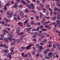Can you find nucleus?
<instances>
[{"mask_svg": "<svg viewBox=\"0 0 60 60\" xmlns=\"http://www.w3.org/2000/svg\"><path fill=\"white\" fill-rule=\"evenodd\" d=\"M20 12H21L20 13L21 16L22 18H24L25 16L24 13H23L22 12H21V11H20Z\"/></svg>", "mask_w": 60, "mask_h": 60, "instance_id": "nucleus-1", "label": "nucleus"}, {"mask_svg": "<svg viewBox=\"0 0 60 60\" xmlns=\"http://www.w3.org/2000/svg\"><path fill=\"white\" fill-rule=\"evenodd\" d=\"M29 6H31L33 10H34L35 9V8L34 6V4L33 3H31V4L29 5Z\"/></svg>", "mask_w": 60, "mask_h": 60, "instance_id": "nucleus-2", "label": "nucleus"}, {"mask_svg": "<svg viewBox=\"0 0 60 60\" xmlns=\"http://www.w3.org/2000/svg\"><path fill=\"white\" fill-rule=\"evenodd\" d=\"M52 54L53 55V53H49L48 54V56L50 58H51L52 57Z\"/></svg>", "mask_w": 60, "mask_h": 60, "instance_id": "nucleus-3", "label": "nucleus"}, {"mask_svg": "<svg viewBox=\"0 0 60 60\" xmlns=\"http://www.w3.org/2000/svg\"><path fill=\"white\" fill-rule=\"evenodd\" d=\"M8 36L9 37H11V36H13V37H14V34L12 35H11V33H8Z\"/></svg>", "mask_w": 60, "mask_h": 60, "instance_id": "nucleus-4", "label": "nucleus"}, {"mask_svg": "<svg viewBox=\"0 0 60 60\" xmlns=\"http://www.w3.org/2000/svg\"><path fill=\"white\" fill-rule=\"evenodd\" d=\"M11 36V37H10L9 38H7V39L6 40V41H9L10 40V39H12V37H13V36Z\"/></svg>", "mask_w": 60, "mask_h": 60, "instance_id": "nucleus-5", "label": "nucleus"}, {"mask_svg": "<svg viewBox=\"0 0 60 60\" xmlns=\"http://www.w3.org/2000/svg\"><path fill=\"white\" fill-rule=\"evenodd\" d=\"M7 56L9 57L10 58H11V56L10 54L9 53L7 55Z\"/></svg>", "mask_w": 60, "mask_h": 60, "instance_id": "nucleus-6", "label": "nucleus"}, {"mask_svg": "<svg viewBox=\"0 0 60 60\" xmlns=\"http://www.w3.org/2000/svg\"><path fill=\"white\" fill-rule=\"evenodd\" d=\"M56 22L57 24L58 25H60V21L59 20H57L56 21Z\"/></svg>", "mask_w": 60, "mask_h": 60, "instance_id": "nucleus-7", "label": "nucleus"}, {"mask_svg": "<svg viewBox=\"0 0 60 60\" xmlns=\"http://www.w3.org/2000/svg\"><path fill=\"white\" fill-rule=\"evenodd\" d=\"M21 3H22V4H26V2L25 1H24L23 0H22L21 1Z\"/></svg>", "mask_w": 60, "mask_h": 60, "instance_id": "nucleus-8", "label": "nucleus"}, {"mask_svg": "<svg viewBox=\"0 0 60 60\" xmlns=\"http://www.w3.org/2000/svg\"><path fill=\"white\" fill-rule=\"evenodd\" d=\"M26 49H30V47L28 45L26 47Z\"/></svg>", "mask_w": 60, "mask_h": 60, "instance_id": "nucleus-9", "label": "nucleus"}, {"mask_svg": "<svg viewBox=\"0 0 60 60\" xmlns=\"http://www.w3.org/2000/svg\"><path fill=\"white\" fill-rule=\"evenodd\" d=\"M49 49H46V51L45 50L44 51V53H47L48 52H49Z\"/></svg>", "mask_w": 60, "mask_h": 60, "instance_id": "nucleus-10", "label": "nucleus"}, {"mask_svg": "<svg viewBox=\"0 0 60 60\" xmlns=\"http://www.w3.org/2000/svg\"><path fill=\"white\" fill-rule=\"evenodd\" d=\"M3 51H4V53H8L9 52V50H3Z\"/></svg>", "mask_w": 60, "mask_h": 60, "instance_id": "nucleus-11", "label": "nucleus"}, {"mask_svg": "<svg viewBox=\"0 0 60 60\" xmlns=\"http://www.w3.org/2000/svg\"><path fill=\"white\" fill-rule=\"evenodd\" d=\"M40 18H42L43 15H42V13H40Z\"/></svg>", "mask_w": 60, "mask_h": 60, "instance_id": "nucleus-12", "label": "nucleus"}, {"mask_svg": "<svg viewBox=\"0 0 60 60\" xmlns=\"http://www.w3.org/2000/svg\"><path fill=\"white\" fill-rule=\"evenodd\" d=\"M22 40V39H21L19 40L17 42V43H19L20 42H21V41Z\"/></svg>", "mask_w": 60, "mask_h": 60, "instance_id": "nucleus-13", "label": "nucleus"}, {"mask_svg": "<svg viewBox=\"0 0 60 60\" xmlns=\"http://www.w3.org/2000/svg\"><path fill=\"white\" fill-rule=\"evenodd\" d=\"M46 7L47 9H48L49 8H50V6H49V4L47 5L46 6Z\"/></svg>", "mask_w": 60, "mask_h": 60, "instance_id": "nucleus-14", "label": "nucleus"}, {"mask_svg": "<svg viewBox=\"0 0 60 60\" xmlns=\"http://www.w3.org/2000/svg\"><path fill=\"white\" fill-rule=\"evenodd\" d=\"M57 16H58L57 17V19L58 20H59V19H60V16L59 15H57Z\"/></svg>", "mask_w": 60, "mask_h": 60, "instance_id": "nucleus-15", "label": "nucleus"}, {"mask_svg": "<svg viewBox=\"0 0 60 60\" xmlns=\"http://www.w3.org/2000/svg\"><path fill=\"white\" fill-rule=\"evenodd\" d=\"M13 14V12H11V15L9 16V17L10 18H11L12 17V15Z\"/></svg>", "mask_w": 60, "mask_h": 60, "instance_id": "nucleus-16", "label": "nucleus"}, {"mask_svg": "<svg viewBox=\"0 0 60 60\" xmlns=\"http://www.w3.org/2000/svg\"><path fill=\"white\" fill-rule=\"evenodd\" d=\"M18 24L20 26H21L22 25L23 23L20 22H18Z\"/></svg>", "mask_w": 60, "mask_h": 60, "instance_id": "nucleus-17", "label": "nucleus"}, {"mask_svg": "<svg viewBox=\"0 0 60 60\" xmlns=\"http://www.w3.org/2000/svg\"><path fill=\"white\" fill-rule=\"evenodd\" d=\"M25 11L26 13H28L29 12V11H28V9H26L25 10Z\"/></svg>", "mask_w": 60, "mask_h": 60, "instance_id": "nucleus-18", "label": "nucleus"}, {"mask_svg": "<svg viewBox=\"0 0 60 60\" xmlns=\"http://www.w3.org/2000/svg\"><path fill=\"white\" fill-rule=\"evenodd\" d=\"M47 41L45 39L42 42V43H46Z\"/></svg>", "mask_w": 60, "mask_h": 60, "instance_id": "nucleus-19", "label": "nucleus"}, {"mask_svg": "<svg viewBox=\"0 0 60 60\" xmlns=\"http://www.w3.org/2000/svg\"><path fill=\"white\" fill-rule=\"evenodd\" d=\"M51 46V45L50 44H49L47 45V47L48 48H49V47H50Z\"/></svg>", "mask_w": 60, "mask_h": 60, "instance_id": "nucleus-20", "label": "nucleus"}, {"mask_svg": "<svg viewBox=\"0 0 60 60\" xmlns=\"http://www.w3.org/2000/svg\"><path fill=\"white\" fill-rule=\"evenodd\" d=\"M20 30L19 29H18L17 30L16 32L17 33H20Z\"/></svg>", "mask_w": 60, "mask_h": 60, "instance_id": "nucleus-21", "label": "nucleus"}, {"mask_svg": "<svg viewBox=\"0 0 60 60\" xmlns=\"http://www.w3.org/2000/svg\"><path fill=\"white\" fill-rule=\"evenodd\" d=\"M25 36V35H21L20 36V38H23Z\"/></svg>", "mask_w": 60, "mask_h": 60, "instance_id": "nucleus-22", "label": "nucleus"}, {"mask_svg": "<svg viewBox=\"0 0 60 60\" xmlns=\"http://www.w3.org/2000/svg\"><path fill=\"white\" fill-rule=\"evenodd\" d=\"M39 28H40V27H38L37 28L36 30L37 31H38L39 30Z\"/></svg>", "mask_w": 60, "mask_h": 60, "instance_id": "nucleus-23", "label": "nucleus"}, {"mask_svg": "<svg viewBox=\"0 0 60 60\" xmlns=\"http://www.w3.org/2000/svg\"><path fill=\"white\" fill-rule=\"evenodd\" d=\"M41 30L43 31H46V30H44L43 28H42L41 29Z\"/></svg>", "mask_w": 60, "mask_h": 60, "instance_id": "nucleus-24", "label": "nucleus"}, {"mask_svg": "<svg viewBox=\"0 0 60 60\" xmlns=\"http://www.w3.org/2000/svg\"><path fill=\"white\" fill-rule=\"evenodd\" d=\"M28 56H31V54L30 53H27Z\"/></svg>", "mask_w": 60, "mask_h": 60, "instance_id": "nucleus-25", "label": "nucleus"}, {"mask_svg": "<svg viewBox=\"0 0 60 60\" xmlns=\"http://www.w3.org/2000/svg\"><path fill=\"white\" fill-rule=\"evenodd\" d=\"M34 21H33L31 23V25H34Z\"/></svg>", "mask_w": 60, "mask_h": 60, "instance_id": "nucleus-26", "label": "nucleus"}, {"mask_svg": "<svg viewBox=\"0 0 60 60\" xmlns=\"http://www.w3.org/2000/svg\"><path fill=\"white\" fill-rule=\"evenodd\" d=\"M33 44H29L28 45H29L30 47H32V46H33Z\"/></svg>", "mask_w": 60, "mask_h": 60, "instance_id": "nucleus-27", "label": "nucleus"}, {"mask_svg": "<svg viewBox=\"0 0 60 60\" xmlns=\"http://www.w3.org/2000/svg\"><path fill=\"white\" fill-rule=\"evenodd\" d=\"M40 55V53H37V54L36 55V56L37 57H38Z\"/></svg>", "mask_w": 60, "mask_h": 60, "instance_id": "nucleus-28", "label": "nucleus"}, {"mask_svg": "<svg viewBox=\"0 0 60 60\" xmlns=\"http://www.w3.org/2000/svg\"><path fill=\"white\" fill-rule=\"evenodd\" d=\"M18 16V13H15V14H14V16L15 17H17Z\"/></svg>", "mask_w": 60, "mask_h": 60, "instance_id": "nucleus-29", "label": "nucleus"}, {"mask_svg": "<svg viewBox=\"0 0 60 60\" xmlns=\"http://www.w3.org/2000/svg\"><path fill=\"white\" fill-rule=\"evenodd\" d=\"M50 58V57H47V56H45V59H46V58H47V59H49Z\"/></svg>", "mask_w": 60, "mask_h": 60, "instance_id": "nucleus-30", "label": "nucleus"}, {"mask_svg": "<svg viewBox=\"0 0 60 60\" xmlns=\"http://www.w3.org/2000/svg\"><path fill=\"white\" fill-rule=\"evenodd\" d=\"M27 56H28V55L26 54L24 56V57H27Z\"/></svg>", "mask_w": 60, "mask_h": 60, "instance_id": "nucleus-31", "label": "nucleus"}, {"mask_svg": "<svg viewBox=\"0 0 60 60\" xmlns=\"http://www.w3.org/2000/svg\"><path fill=\"white\" fill-rule=\"evenodd\" d=\"M53 48H55L56 47V45L55 44L53 45Z\"/></svg>", "mask_w": 60, "mask_h": 60, "instance_id": "nucleus-32", "label": "nucleus"}, {"mask_svg": "<svg viewBox=\"0 0 60 60\" xmlns=\"http://www.w3.org/2000/svg\"><path fill=\"white\" fill-rule=\"evenodd\" d=\"M36 37V36L35 35H33V38H35Z\"/></svg>", "mask_w": 60, "mask_h": 60, "instance_id": "nucleus-33", "label": "nucleus"}, {"mask_svg": "<svg viewBox=\"0 0 60 60\" xmlns=\"http://www.w3.org/2000/svg\"><path fill=\"white\" fill-rule=\"evenodd\" d=\"M36 29H33L32 31V32H33V31H36Z\"/></svg>", "mask_w": 60, "mask_h": 60, "instance_id": "nucleus-34", "label": "nucleus"}, {"mask_svg": "<svg viewBox=\"0 0 60 60\" xmlns=\"http://www.w3.org/2000/svg\"><path fill=\"white\" fill-rule=\"evenodd\" d=\"M13 38L10 39H9V41H13Z\"/></svg>", "mask_w": 60, "mask_h": 60, "instance_id": "nucleus-35", "label": "nucleus"}, {"mask_svg": "<svg viewBox=\"0 0 60 60\" xmlns=\"http://www.w3.org/2000/svg\"><path fill=\"white\" fill-rule=\"evenodd\" d=\"M26 21H25V23H27V22H28V20L27 19H26Z\"/></svg>", "mask_w": 60, "mask_h": 60, "instance_id": "nucleus-36", "label": "nucleus"}, {"mask_svg": "<svg viewBox=\"0 0 60 60\" xmlns=\"http://www.w3.org/2000/svg\"><path fill=\"white\" fill-rule=\"evenodd\" d=\"M38 51L39 52H41V50L39 49L38 50Z\"/></svg>", "mask_w": 60, "mask_h": 60, "instance_id": "nucleus-37", "label": "nucleus"}, {"mask_svg": "<svg viewBox=\"0 0 60 60\" xmlns=\"http://www.w3.org/2000/svg\"><path fill=\"white\" fill-rule=\"evenodd\" d=\"M4 44H1L0 45V46H1V47H4Z\"/></svg>", "mask_w": 60, "mask_h": 60, "instance_id": "nucleus-38", "label": "nucleus"}, {"mask_svg": "<svg viewBox=\"0 0 60 60\" xmlns=\"http://www.w3.org/2000/svg\"><path fill=\"white\" fill-rule=\"evenodd\" d=\"M51 52H53V51H54V49H53L52 48L51 49Z\"/></svg>", "mask_w": 60, "mask_h": 60, "instance_id": "nucleus-39", "label": "nucleus"}, {"mask_svg": "<svg viewBox=\"0 0 60 60\" xmlns=\"http://www.w3.org/2000/svg\"><path fill=\"white\" fill-rule=\"evenodd\" d=\"M45 17L46 19H50V18H49V17H48L47 16H45Z\"/></svg>", "mask_w": 60, "mask_h": 60, "instance_id": "nucleus-40", "label": "nucleus"}, {"mask_svg": "<svg viewBox=\"0 0 60 60\" xmlns=\"http://www.w3.org/2000/svg\"><path fill=\"white\" fill-rule=\"evenodd\" d=\"M37 25H38V26H40V25H41V23L39 22H38V23H37Z\"/></svg>", "mask_w": 60, "mask_h": 60, "instance_id": "nucleus-41", "label": "nucleus"}, {"mask_svg": "<svg viewBox=\"0 0 60 60\" xmlns=\"http://www.w3.org/2000/svg\"><path fill=\"white\" fill-rule=\"evenodd\" d=\"M19 6L20 8H22L23 7V5H20Z\"/></svg>", "mask_w": 60, "mask_h": 60, "instance_id": "nucleus-42", "label": "nucleus"}, {"mask_svg": "<svg viewBox=\"0 0 60 60\" xmlns=\"http://www.w3.org/2000/svg\"><path fill=\"white\" fill-rule=\"evenodd\" d=\"M21 49H26V48H25V47H21Z\"/></svg>", "mask_w": 60, "mask_h": 60, "instance_id": "nucleus-43", "label": "nucleus"}, {"mask_svg": "<svg viewBox=\"0 0 60 60\" xmlns=\"http://www.w3.org/2000/svg\"><path fill=\"white\" fill-rule=\"evenodd\" d=\"M44 37V35H42L41 37V38L42 39V38H43Z\"/></svg>", "mask_w": 60, "mask_h": 60, "instance_id": "nucleus-44", "label": "nucleus"}, {"mask_svg": "<svg viewBox=\"0 0 60 60\" xmlns=\"http://www.w3.org/2000/svg\"><path fill=\"white\" fill-rule=\"evenodd\" d=\"M21 1V0H18L17 1V3H19L20 2V1Z\"/></svg>", "mask_w": 60, "mask_h": 60, "instance_id": "nucleus-45", "label": "nucleus"}, {"mask_svg": "<svg viewBox=\"0 0 60 60\" xmlns=\"http://www.w3.org/2000/svg\"><path fill=\"white\" fill-rule=\"evenodd\" d=\"M7 31V29H5L4 30H3V32H5L6 31Z\"/></svg>", "mask_w": 60, "mask_h": 60, "instance_id": "nucleus-46", "label": "nucleus"}, {"mask_svg": "<svg viewBox=\"0 0 60 60\" xmlns=\"http://www.w3.org/2000/svg\"><path fill=\"white\" fill-rule=\"evenodd\" d=\"M54 10L55 11H57V8H55Z\"/></svg>", "mask_w": 60, "mask_h": 60, "instance_id": "nucleus-47", "label": "nucleus"}, {"mask_svg": "<svg viewBox=\"0 0 60 60\" xmlns=\"http://www.w3.org/2000/svg\"><path fill=\"white\" fill-rule=\"evenodd\" d=\"M56 17H54L53 18V20H55V19H56Z\"/></svg>", "mask_w": 60, "mask_h": 60, "instance_id": "nucleus-48", "label": "nucleus"}, {"mask_svg": "<svg viewBox=\"0 0 60 60\" xmlns=\"http://www.w3.org/2000/svg\"><path fill=\"white\" fill-rule=\"evenodd\" d=\"M47 22H45L44 23V25H47Z\"/></svg>", "mask_w": 60, "mask_h": 60, "instance_id": "nucleus-49", "label": "nucleus"}, {"mask_svg": "<svg viewBox=\"0 0 60 60\" xmlns=\"http://www.w3.org/2000/svg\"><path fill=\"white\" fill-rule=\"evenodd\" d=\"M31 29H32L31 27L29 28H28V30H29H29H30Z\"/></svg>", "mask_w": 60, "mask_h": 60, "instance_id": "nucleus-50", "label": "nucleus"}, {"mask_svg": "<svg viewBox=\"0 0 60 60\" xmlns=\"http://www.w3.org/2000/svg\"><path fill=\"white\" fill-rule=\"evenodd\" d=\"M13 7H14V8H17L18 7H17V6L16 5H14L13 6Z\"/></svg>", "mask_w": 60, "mask_h": 60, "instance_id": "nucleus-51", "label": "nucleus"}, {"mask_svg": "<svg viewBox=\"0 0 60 60\" xmlns=\"http://www.w3.org/2000/svg\"><path fill=\"white\" fill-rule=\"evenodd\" d=\"M48 28H49L48 29H49V30H50V29H51V27H50V26L49 25H48Z\"/></svg>", "mask_w": 60, "mask_h": 60, "instance_id": "nucleus-52", "label": "nucleus"}, {"mask_svg": "<svg viewBox=\"0 0 60 60\" xmlns=\"http://www.w3.org/2000/svg\"><path fill=\"white\" fill-rule=\"evenodd\" d=\"M7 15H11V13H8L7 14Z\"/></svg>", "mask_w": 60, "mask_h": 60, "instance_id": "nucleus-53", "label": "nucleus"}, {"mask_svg": "<svg viewBox=\"0 0 60 60\" xmlns=\"http://www.w3.org/2000/svg\"><path fill=\"white\" fill-rule=\"evenodd\" d=\"M0 37H2V38H4V35H1L0 36Z\"/></svg>", "mask_w": 60, "mask_h": 60, "instance_id": "nucleus-54", "label": "nucleus"}, {"mask_svg": "<svg viewBox=\"0 0 60 60\" xmlns=\"http://www.w3.org/2000/svg\"><path fill=\"white\" fill-rule=\"evenodd\" d=\"M37 3L38 4H40V2L39 1H38L37 2Z\"/></svg>", "mask_w": 60, "mask_h": 60, "instance_id": "nucleus-55", "label": "nucleus"}, {"mask_svg": "<svg viewBox=\"0 0 60 60\" xmlns=\"http://www.w3.org/2000/svg\"><path fill=\"white\" fill-rule=\"evenodd\" d=\"M33 41H37V39H36V38H34L33 39Z\"/></svg>", "mask_w": 60, "mask_h": 60, "instance_id": "nucleus-56", "label": "nucleus"}, {"mask_svg": "<svg viewBox=\"0 0 60 60\" xmlns=\"http://www.w3.org/2000/svg\"><path fill=\"white\" fill-rule=\"evenodd\" d=\"M42 27H43V26H41L40 27H39V28H42Z\"/></svg>", "mask_w": 60, "mask_h": 60, "instance_id": "nucleus-57", "label": "nucleus"}, {"mask_svg": "<svg viewBox=\"0 0 60 60\" xmlns=\"http://www.w3.org/2000/svg\"><path fill=\"white\" fill-rule=\"evenodd\" d=\"M3 10L4 11H7V9H4Z\"/></svg>", "mask_w": 60, "mask_h": 60, "instance_id": "nucleus-58", "label": "nucleus"}, {"mask_svg": "<svg viewBox=\"0 0 60 60\" xmlns=\"http://www.w3.org/2000/svg\"><path fill=\"white\" fill-rule=\"evenodd\" d=\"M35 18L36 19H39V17L36 16L35 17Z\"/></svg>", "mask_w": 60, "mask_h": 60, "instance_id": "nucleus-59", "label": "nucleus"}, {"mask_svg": "<svg viewBox=\"0 0 60 60\" xmlns=\"http://www.w3.org/2000/svg\"><path fill=\"white\" fill-rule=\"evenodd\" d=\"M11 53H13V52H14V51L13 50H12V49H11Z\"/></svg>", "mask_w": 60, "mask_h": 60, "instance_id": "nucleus-60", "label": "nucleus"}, {"mask_svg": "<svg viewBox=\"0 0 60 60\" xmlns=\"http://www.w3.org/2000/svg\"><path fill=\"white\" fill-rule=\"evenodd\" d=\"M53 58H56V55H54V54L53 55Z\"/></svg>", "mask_w": 60, "mask_h": 60, "instance_id": "nucleus-61", "label": "nucleus"}, {"mask_svg": "<svg viewBox=\"0 0 60 60\" xmlns=\"http://www.w3.org/2000/svg\"><path fill=\"white\" fill-rule=\"evenodd\" d=\"M52 24L54 25H56V23L54 22L52 23Z\"/></svg>", "mask_w": 60, "mask_h": 60, "instance_id": "nucleus-62", "label": "nucleus"}, {"mask_svg": "<svg viewBox=\"0 0 60 60\" xmlns=\"http://www.w3.org/2000/svg\"><path fill=\"white\" fill-rule=\"evenodd\" d=\"M26 6L27 7H29V6H29V5L28 4H27Z\"/></svg>", "mask_w": 60, "mask_h": 60, "instance_id": "nucleus-63", "label": "nucleus"}, {"mask_svg": "<svg viewBox=\"0 0 60 60\" xmlns=\"http://www.w3.org/2000/svg\"><path fill=\"white\" fill-rule=\"evenodd\" d=\"M27 26L28 27H30V26H31V25H28Z\"/></svg>", "mask_w": 60, "mask_h": 60, "instance_id": "nucleus-64", "label": "nucleus"}]
</instances>
